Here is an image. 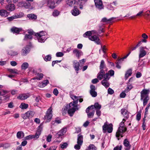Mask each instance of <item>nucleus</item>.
<instances>
[{"instance_id": "1", "label": "nucleus", "mask_w": 150, "mask_h": 150, "mask_svg": "<svg viewBox=\"0 0 150 150\" xmlns=\"http://www.w3.org/2000/svg\"><path fill=\"white\" fill-rule=\"evenodd\" d=\"M88 0H67V4L70 6H79L81 9H82L83 5L85 4Z\"/></svg>"}, {"instance_id": "2", "label": "nucleus", "mask_w": 150, "mask_h": 150, "mask_svg": "<svg viewBox=\"0 0 150 150\" xmlns=\"http://www.w3.org/2000/svg\"><path fill=\"white\" fill-rule=\"evenodd\" d=\"M127 128L125 127L124 122L123 121L121 122L119 125L118 129L117 130L116 133V136L118 138V140H119L118 138L121 136V137H123L122 135L125 132L127 131Z\"/></svg>"}, {"instance_id": "3", "label": "nucleus", "mask_w": 150, "mask_h": 150, "mask_svg": "<svg viewBox=\"0 0 150 150\" xmlns=\"http://www.w3.org/2000/svg\"><path fill=\"white\" fill-rule=\"evenodd\" d=\"M105 67L106 65L104 61L103 60H101L99 66V69L100 70L97 75V78L100 80L102 79V78H103L102 75L104 74L105 71L103 69Z\"/></svg>"}, {"instance_id": "4", "label": "nucleus", "mask_w": 150, "mask_h": 150, "mask_svg": "<svg viewBox=\"0 0 150 150\" xmlns=\"http://www.w3.org/2000/svg\"><path fill=\"white\" fill-rule=\"evenodd\" d=\"M103 131L104 133L106 132L107 130L108 133H111L113 130V125L112 123L108 125L107 122L104 123L102 126Z\"/></svg>"}, {"instance_id": "5", "label": "nucleus", "mask_w": 150, "mask_h": 150, "mask_svg": "<svg viewBox=\"0 0 150 150\" xmlns=\"http://www.w3.org/2000/svg\"><path fill=\"white\" fill-rule=\"evenodd\" d=\"M52 108L50 107L47 110L46 115L45 116L44 120H46V122H50L52 117Z\"/></svg>"}, {"instance_id": "6", "label": "nucleus", "mask_w": 150, "mask_h": 150, "mask_svg": "<svg viewBox=\"0 0 150 150\" xmlns=\"http://www.w3.org/2000/svg\"><path fill=\"white\" fill-rule=\"evenodd\" d=\"M40 33H43L42 35L39 33H37L35 34V35L38 37V42H44L45 39V38H44L43 36L45 35V33L43 31H40Z\"/></svg>"}, {"instance_id": "7", "label": "nucleus", "mask_w": 150, "mask_h": 150, "mask_svg": "<svg viewBox=\"0 0 150 150\" xmlns=\"http://www.w3.org/2000/svg\"><path fill=\"white\" fill-rule=\"evenodd\" d=\"M34 113L32 111L30 110L21 115L22 117L24 119L31 118L34 115Z\"/></svg>"}, {"instance_id": "8", "label": "nucleus", "mask_w": 150, "mask_h": 150, "mask_svg": "<svg viewBox=\"0 0 150 150\" xmlns=\"http://www.w3.org/2000/svg\"><path fill=\"white\" fill-rule=\"evenodd\" d=\"M23 15V13H20L19 14L16 13L11 16L8 17L7 19L9 21H11L14 19L22 17Z\"/></svg>"}, {"instance_id": "9", "label": "nucleus", "mask_w": 150, "mask_h": 150, "mask_svg": "<svg viewBox=\"0 0 150 150\" xmlns=\"http://www.w3.org/2000/svg\"><path fill=\"white\" fill-rule=\"evenodd\" d=\"M30 47L27 45L23 48L21 50V54L23 56H26L30 52Z\"/></svg>"}, {"instance_id": "10", "label": "nucleus", "mask_w": 150, "mask_h": 150, "mask_svg": "<svg viewBox=\"0 0 150 150\" xmlns=\"http://www.w3.org/2000/svg\"><path fill=\"white\" fill-rule=\"evenodd\" d=\"M141 100H143V105L145 106L147 103L148 100H149V97L148 94H141Z\"/></svg>"}, {"instance_id": "11", "label": "nucleus", "mask_w": 150, "mask_h": 150, "mask_svg": "<svg viewBox=\"0 0 150 150\" xmlns=\"http://www.w3.org/2000/svg\"><path fill=\"white\" fill-rule=\"evenodd\" d=\"M45 2L47 3V6L51 9H53L55 7V3L52 0H45Z\"/></svg>"}, {"instance_id": "12", "label": "nucleus", "mask_w": 150, "mask_h": 150, "mask_svg": "<svg viewBox=\"0 0 150 150\" xmlns=\"http://www.w3.org/2000/svg\"><path fill=\"white\" fill-rule=\"evenodd\" d=\"M89 39L92 41L95 42L97 44H100V40L99 38L96 35L91 36V37L89 38Z\"/></svg>"}, {"instance_id": "13", "label": "nucleus", "mask_w": 150, "mask_h": 150, "mask_svg": "<svg viewBox=\"0 0 150 150\" xmlns=\"http://www.w3.org/2000/svg\"><path fill=\"white\" fill-rule=\"evenodd\" d=\"M144 47H141L139 48V58L144 57L146 54V52L144 50Z\"/></svg>"}, {"instance_id": "14", "label": "nucleus", "mask_w": 150, "mask_h": 150, "mask_svg": "<svg viewBox=\"0 0 150 150\" xmlns=\"http://www.w3.org/2000/svg\"><path fill=\"white\" fill-rule=\"evenodd\" d=\"M95 5L97 8L100 9H102L103 7L101 0H94Z\"/></svg>"}, {"instance_id": "15", "label": "nucleus", "mask_w": 150, "mask_h": 150, "mask_svg": "<svg viewBox=\"0 0 150 150\" xmlns=\"http://www.w3.org/2000/svg\"><path fill=\"white\" fill-rule=\"evenodd\" d=\"M73 63V67L77 74L78 73L79 71L81 69L79 67L80 64L79 63L77 60L74 61Z\"/></svg>"}, {"instance_id": "16", "label": "nucleus", "mask_w": 150, "mask_h": 150, "mask_svg": "<svg viewBox=\"0 0 150 150\" xmlns=\"http://www.w3.org/2000/svg\"><path fill=\"white\" fill-rule=\"evenodd\" d=\"M5 8L8 11H12L15 10V6L13 4H8L6 5Z\"/></svg>"}, {"instance_id": "17", "label": "nucleus", "mask_w": 150, "mask_h": 150, "mask_svg": "<svg viewBox=\"0 0 150 150\" xmlns=\"http://www.w3.org/2000/svg\"><path fill=\"white\" fill-rule=\"evenodd\" d=\"M121 112L122 115H123L124 118L126 119H128L129 117V112L126 110L125 108H122L121 110Z\"/></svg>"}, {"instance_id": "18", "label": "nucleus", "mask_w": 150, "mask_h": 150, "mask_svg": "<svg viewBox=\"0 0 150 150\" xmlns=\"http://www.w3.org/2000/svg\"><path fill=\"white\" fill-rule=\"evenodd\" d=\"M123 144L124 146L126 147V148L125 149V150H130L131 147V145L127 139H124Z\"/></svg>"}, {"instance_id": "19", "label": "nucleus", "mask_w": 150, "mask_h": 150, "mask_svg": "<svg viewBox=\"0 0 150 150\" xmlns=\"http://www.w3.org/2000/svg\"><path fill=\"white\" fill-rule=\"evenodd\" d=\"M77 6H74V8L71 11V13L74 16H76L79 15L80 13V11L77 8Z\"/></svg>"}, {"instance_id": "20", "label": "nucleus", "mask_w": 150, "mask_h": 150, "mask_svg": "<svg viewBox=\"0 0 150 150\" xmlns=\"http://www.w3.org/2000/svg\"><path fill=\"white\" fill-rule=\"evenodd\" d=\"M22 30L21 28H18L15 27H13L11 29V31L13 33L18 34L20 31Z\"/></svg>"}, {"instance_id": "21", "label": "nucleus", "mask_w": 150, "mask_h": 150, "mask_svg": "<svg viewBox=\"0 0 150 150\" xmlns=\"http://www.w3.org/2000/svg\"><path fill=\"white\" fill-rule=\"evenodd\" d=\"M8 15V13L5 9H0V16L6 17Z\"/></svg>"}, {"instance_id": "22", "label": "nucleus", "mask_w": 150, "mask_h": 150, "mask_svg": "<svg viewBox=\"0 0 150 150\" xmlns=\"http://www.w3.org/2000/svg\"><path fill=\"white\" fill-rule=\"evenodd\" d=\"M39 137H38V135L37 134H35V135H29L25 137V139L26 140H29L30 139H31L33 138H35L36 139H37Z\"/></svg>"}, {"instance_id": "23", "label": "nucleus", "mask_w": 150, "mask_h": 150, "mask_svg": "<svg viewBox=\"0 0 150 150\" xmlns=\"http://www.w3.org/2000/svg\"><path fill=\"white\" fill-rule=\"evenodd\" d=\"M83 136L79 134L78 135L77 143L78 144H82L83 142Z\"/></svg>"}, {"instance_id": "24", "label": "nucleus", "mask_w": 150, "mask_h": 150, "mask_svg": "<svg viewBox=\"0 0 150 150\" xmlns=\"http://www.w3.org/2000/svg\"><path fill=\"white\" fill-rule=\"evenodd\" d=\"M30 96L29 94H20L19 96L17 97V98L21 100H24L26 99Z\"/></svg>"}, {"instance_id": "25", "label": "nucleus", "mask_w": 150, "mask_h": 150, "mask_svg": "<svg viewBox=\"0 0 150 150\" xmlns=\"http://www.w3.org/2000/svg\"><path fill=\"white\" fill-rule=\"evenodd\" d=\"M81 51L78 50L76 49H74L73 50V53L76 54V56L77 57L78 59L79 58L81 54Z\"/></svg>"}, {"instance_id": "26", "label": "nucleus", "mask_w": 150, "mask_h": 150, "mask_svg": "<svg viewBox=\"0 0 150 150\" xmlns=\"http://www.w3.org/2000/svg\"><path fill=\"white\" fill-rule=\"evenodd\" d=\"M68 110V113L71 116H72L75 111L76 110V109L74 108H69Z\"/></svg>"}, {"instance_id": "27", "label": "nucleus", "mask_w": 150, "mask_h": 150, "mask_svg": "<svg viewBox=\"0 0 150 150\" xmlns=\"http://www.w3.org/2000/svg\"><path fill=\"white\" fill-rule=\"evenodd\" d=\"M42 125L43 124L42 123L38 127V129L37 132L36 133V134H38V135L39 137L40 135L42 129Z\"/></svg>"}, {"instance_id": "28", "label": "nucleus", "mask_w": 150, "mask_h": 150, "mask_svg": "<svg viewBox=\"0 0 150 150\" xmlns=\"http://www.w3.org/2000/svg\"><path fill=\"white\" fill-rule=\"evenodd\" d=\"M17 137L19 139H21L24 136V134L22 131H19L17 132Z\"/></svg>"}, {"instance_id": "29", "label": "nucleus", "mask_w": 150, "mask_h": 150, "mask_svg": "<svg viewBox=\"0 0 150 150\" xmlns=\"http://www.w3.org/2000/svg\"><path fill=\"white\" fill-rule=\"evenodd\" d=\"M133 88L132 86L130 85H128L125 90L123 91L122 92H121L120 94H125L126 93H127L128 91H129L132 88Z\"/></svg>"}, {"instance_id": "30", "label": "nucleus", "mask_w": 150, "mask_h": 150, "mask_svg": "<svg viewBox=\"0 0 150 150\" xmlns=\"http://www.w3.org/2000/svg\"><path fill=\"white\" fill-rule=\"evenodd\" d=\"M132 71V69H129L127 71L125 75V78L126 79H127L129 76L131 75Z\"/></svg>"}, {"instance_id": "31", "label": "nucleus", "mask_w": 150, "mask_h": 150, "mask_svg": "<svg viewBox=\"0 0 150 150\" xmlns=\"http://www.w3.org/2000/svg\"><path fill=\"white\" fill-rule=\"evenodd\" d=\"M91 90L90 91V94H97L96 92L95 91V86L93 85H91L90 86Z\"/></svg>"}, {"instance_id": "32", "label": "nucleus", "mask_w": 150, "mask_h": 150, "mask_svg": "<svg viewBox=\"0 0 150 150\" xmlns=\"http://www.w3.org/2000/svg\"><path fill=\"white\" fill-rule=\"evenodd\" d=\"M49 83V81L48 80L43 81L39 84L40 86L42 87L45 86Z\"/></svg>"}, {"instance_id": "33", "label": "nucleus", "mask_w": 150, "mask_h": 150, "mask_svg": "<svg viewBox=\"0 0 150 150\" xmlns=\"http://www.w3.org/2000/svg\"><path fill=\"white\" fill-rule=\"evenodd\" d=\"M74 105L72 103V102H71L69 104V105H67L66 106V110H67L69 108H74V109H76L75 108V107H76V106H74Z\"/></svg>"}, {"instance_id": "34", "label": "nucleus", "mask_w": 150, "mask_h": 150, "mask_svg": "<svg viewBox=\"0 0 150 150\" xmlns=\"http://www.w3.org/2000/svg\"><path fill=\"white\" fill-rule=\"evenodd\" d=\"M28 104H25L24 103H21L19 107L22 109L23 110L27 108H28Z\"/></svg>"}, {"instance_id": "35", "label": "nucleus", "mask_w": 150, "mask_h": 150, "mask_svg": "<svg viewBox=\"0 0 150 150\" xmlns=\"http://www.w3.org/2000/svg\"><path fill=\"white\" fill-rule=\"evenodd\" d=\"M27 17L30 19L35 20L37 18V16L35 14H29L27 15Z\"/></svg>"}, {"instance_id": "36", "label": "nucleus", "mask_w": 150, "mask_h": 150, "mask_svg": "<svg viewBox=\"0 0 150 150\" xmlns=\"http://www.w3.org/2000/svg\"><path fill=\"white\" fill-rule=\"evenodd\" d=\"M28 64L27 62H24L23 63L21 66V69L22 70H25L28 67Z\"/></svg>"}, {"instance_id": "37", "label": "nucleus", "mask_w": 150, "mask_h": 150, "mask_svg": "<svg viewBox=\"0 0 150 150\" xmlns=\"http://www.w3.org/2000/svg\"><path fill=\"white\" fill-rule=\"evenodd\" d=\"M142 113L141 110H140L139 111L137 112L136 115V120L138 121H139L141 118V113Z\"/></svg>"}, {"instance_id": "38", "label": "nucleus", "mask_w": 150, "mask_h": 150, "mask_svg": "<svg viewBox=\"0 0 150 150\" xmlns=\"http://www.w3.org/2000/svg\"><path fill=\"white\" fill-rule=\"evenodd\" d=\"M115 18V17H113L110 18L109 19H107L106 18L104 17L102 19V20L101 21H102L103 22H105L108 21H110L112 20Z\"/></svg>"}, {"instance_id": "39", "label": "nucleus", "mask_w": 150, "mask_h": 150, "mask_svg": "<svg viewBox=\"0 0 150 150\" xmlns=\"http://www.w3.org/2000/svg\"><path fill=\"white\" fill-rule=\"evenodd\" d=\"M109 73H104V74H103L102 75L103 78H102V79L103 78V80H105L106 81H108L109 79Z\"/></svg>"}, {"instance_id": "40", "label": "nucleus", "mask_w": 150, "mask_h": 150, "mask_svg": "<svg viewBox=\"0 0 150 150\" xmlns=\"http://www.w3.org/2000/svg\"><path fill=\"white\" fill-rule=\"evenodd\" d=\"M108 81L103 80L101 81L102 84L106 88L108 87L109 86V84L107 82Z\"/></svg>"}, {"instance_id": "41", "label": "nucleus", "mask_w": 150, "mask_h": 150, "mask_svg": "<svg viewBox=\"0 0 150 150\" xmlns=\"http://www.w3.org/2000/svg\"><path fill=\"white\" fill-rule=\"evenodd\" d=\"M8 54L11 56H15L18 54V52L17 51H15L13 50H10L8 52Z\"/></svg>"}, {"instance_id": "42", "label": "nucleus", "mask_w": 150, "mask_h": 150, "mask_svg": "<svg viewBox=\"0 0 150 150\" xmlns=\"http://www.w3.org/2000/svg\"><path fill=\"white\" fill-rule=\"evenodd\" d=\"M3 88V86L2 85H0V94H1L2 93L5 94L9 93V91L1 89Z\"/></svg>"}, {"instance_id": "43", "label": "nucleus", "mask_w": 150, "mask_h": 150, "mask_svg": "<svg viewBox=\"0 0 150 150\" xmlns=\"http://www.w3.org/2000/svg\"><path fill=\"white\" fill-rule=\"evenodd\" d=\"M97 148L93 144H91L86 150H96Z\"/></svg>"}, {"instance_id": "44", "label": "nucleus", "mask_w": 150, "mask_h": 150, "mask_svg": "<svg viewBox=\"0 0 150 150\" xmlns=\"http://www.w3.org/2000/svg\"><path fill=\"white\" fill-rule=\"evenodd\" d=\"M60 12L57 10H54L52 13V15L54 17L58 16Z\"/></svg>"}, {"instance_id": "45", "label": "nucleus", "mask_w": 150, "mask_h": 150, "mask_svg": "<svg viewBox=\"0 0 150 150\" xmlns=\"http://www.w3.org/2000/svg\"><path fill=\"white\" fill-rule=\"evenodd\" d=\"M142 41H140L135 46L132 47L131 48V50L132 51H133L135 50L138 47L140 46L142 44Z\"/></svg>"}, {"instance_id": "46", "label": "nucleus", "mask_w": 150, "mask_h": 150, "mask_svg": "<svg viewBox=\"0 0 150 150\" xmlns=\"http://www.w3.org/2000/svg\"><path fill=\"white\" fill-rule=\"evenodd\" d=\"M23 6L25 8H28L30 7L31 4L29 2H25L23 3Z\"/></svg>"}, {"instance_id": "47", "label": "nucleus", "mask_w": 150, "mask_h": 150, "mask_svg": "<svg viewBox=\"0 0 150 150\" xmlns=\"http://www.w3.org/2000/svg\"><path fill=\"white\" fill-rule=\"evenodd\" d=\"M61 133V132H57L55 135L56 137L57 138H59L61 137V139H62V137L64 135V133Z\"/></svg>"}, {"instance_id": "48", "label": "nucleus", "mask_w": 150, "mask_h": 150, "mask_svg": "<svg viewBox=\"0 0 150 150\" xmlns=\"http://www.w3.org/2000/svg\"><path fill=\"white\" fill-rule=\"evenodd\" d=\"M32 38L33 37L31 35L26 34L25 36L24 40H26L28 39L31 40Z\"/></svg>"}, {"instance_id": "49", "label": "nucleus", "mask_w": 150, "mask_h": 150, "mask_svg": "<svg viewBox=\"0 0 150 150\" xmlns=\"http://www.w3.org/2000/svg\"><path fill=\"white\" fill-rule=\"evenodd\" d=\"M92 35L91 31H88L84 33L83 35V36L85 37H86L87 36H90Z\"/></svg>"}, {"instance_id": "50", "label": "nucleus", "mask_w": 150, "mask_h": 150, "mask_svg": "<svg viewBox=\"0 0 150 150\" xmlns=\"http://www.w3.org/2000/svg\"><path fill=\"white\" fill-rule=\"evenodd\" d=\"M45 61L47 62L50 61L51 59V57L50 55H48L45 57L44 58Z\"/></svg>"}, {"instance_id": "51", "label": "nucleus", "mask_w": 150, "mask_h": 150, "mask_svg": "<svg viewBox=\"0 0 150 150\" xmlns=\"http://www.w3.org/2000/svg\"><path fill=\"white\" fill-rule=\"evenodd\" d=\"M150 93L149 89H144L141 92V94H149Z\"/></svg>"}, {"instance_id": "52", "label": "nucleus", "mask_w": 150, "mask_h": 150, "mask_svg": "<svg viewBox=\"0 0 150 150\" xmlns=\"http://www.w3.org/2000/svg\"><path fill=\"white\" fill-rule=\"evenodd\" d=\"M95 110H93L92 112H90V113H88V118H91L93 117L94 115V112H95Z\"/></svg>"}, {"instance_id": "53", "label": "nucleus", "mask_w": 150, "mask_h": 150, "mask_svg": "<svg viewBox=\"0 0 150 150\" xmlns=\"http://www.w3.org/2000/svg\"><path fill=\"white\" fill-rule=\"evenodd\" d=\"M94 106V107L96 109L99 110L101 108V106L98 103H96Z\"/></svg>"}, {"instance_id": "54", "label": "nucleus", "mask_w": 150, "mask_h": 150, "mask_svg": "<svg viewBox=\"0 0 150 150\" xmlns=\"http://www.w3.org/2000/svg\"><path fill=\"white\" fill-rule=\"evenodd\" d=\"M94 108V106L93 105H91L90 106L88 107L86 109V112L87 113H88L89 112L90 110V109H93Z\"/></svg>"}, {"instance_id": "55", "label": "nucleus", "mask_w": 150, "mask_h": 150, "mask_svg": "<svg viewBox=\"0 0 150 150\" xmlns=\"http://www.w3.org/2000/svg\"><path fill=\"white\" fill-rule=\"evenodd\" d=\"M8 71L12 73H17V70L16 69H8Z\"/></svg>"}, {"instance_id": "56", "label": "nucleus", "mask_w": 150, "mask_h": 150, "mask_svg": "<svg viewBox=\"0 0 150 150\" xmlns=\"http://www.w3.org/2000/svg\"><path fill=\"white\" fill-rule=\"evenodd\" d=\"M103 28L101 26H100L99 27V29L98 30V32H95V33L97 34L98 33H99L100 34L102 33H103L104 32V31L103 30Z\"/></svg>"}, {"instance_id": "57", "label": "nucleus", "mask_w": 150, "mask_h": 150, "mask_svg": "<svg viewBox=\"0 0 150 150\" xmlns=\"http://www.w3.org/2000/svg\"><path fill=\"white\" fill-rule=\"evenodd\" d=\"M36 74H37L36 75H38V77L39 78V79H38V80H40L42 79V78L43 77V74H42V73L39 74L38 73H37Z\"/></svg>"}, {"instance_id": "58", "label": "nucleus", "mask_w": 150, "mask_h": 150, "mask_svg": "<svg viewBox=\"0 0 150 150\" xmlns=\"http://www.w3.org/2000/svg\"><path fill=\"white\" fill-rule=\"evenodd\" d=\"M122 148V145H121L120 146L117 145L114 148L113 150H121Z\"/></svg>"}, {"instance_id": "59", "label": "nucleus", "mask_w": 150, "mask_h": 150, "mask_svg": "<svg viewBox=\"0 0 150 150\" xmlns=\"http://www.w3.org/2000/svg\"><path fill=\"white\" fill-rule=\"evenodd\" d=\"M64 55V54L62 52H59L56 54V56L57 57H62Z\"/></svg>"}, {"instance_id": "60", "label": "nucleus", "mask_w": 150, "mask_h": 150, "mask_svg": "<svg viewBox=\"0 0 150 150\" xmlns=\"http://www.w3.org/2000/svg\"><path fill=\"white\" fill-rule=\"evenodd\" d=\"M60 145H61V148L64 149L67 148L68 146V144L66 142H65L62 144H60Z\"/></svg>"}, {"instance_id": "61", "label": "nucleus", "mask_w": 150, "mask_h": 150, "mask_svg": "<svg viewBox=\"0 0 150 150\" xmlns=\"http://www.w3.org/2000/svg\"><path fill=\"white\" fill-rule=\"evenodd\" d=\"M82 144H76L74 146V147L75 149L77 150H79L81 148V145Z\"/></svg>"}, {"instance_id": "62", "label": "nucleus", "mask_w": 150, "mask_h": 150, "mask_svg": "<svg viewBox=\"0 0 150 150\" xmlns=\"http://www.w3.org/2000/svg\"><path fill=\"white\" fill-rule=\"evenodd\" d=\"M108 73H109L110 76H112L114 75L115 72L114 70L111 69L108 71Z\"/></svg>"}, {"instance_id": "63", "label": "nucleus", "mask_w": 150, "mask_h": 150, "mask_svg": "<svg viewBox=\"0 0 150 150\" xmlns=\"http://www.w3.org/2000/svg\"><path fill=\"white\" fill-rule=\"evenodd\" d=\"M52 138V135L51 134H49L47 137V141L48 142H50Z\"/></svg>"}, {"instance_id": "64", "label": "nucleus", "mask_w": 150, "mask_h": 150, "mask_svg": "<svg viewBox=\"0 0 150 150\" xmlns=\"http://www.w3.org/2000/svg\"><path fill=\"white\" fill-rule=\"evenodd\" d=\"M108 94H113L114 93V91L112 88H109L108 89Z\"/></svg>"}]
</instances>
